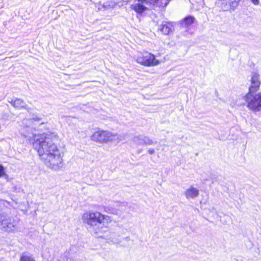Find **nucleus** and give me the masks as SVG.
<instances>
[{"label": "nucleus", "instance_id": "nucleus-12", "mask_svg": "<svg viewBox=\"0 0 261 261\" xmlns=\"http://www.w3.org/2000/svg\"><path fill=\"white\" fill-rule=\"evenodd\" d=\"M134 143L138 146L143 145L144 141V136L143 135H138L135 136L132 139Z\"/></svg>", "mask_w": 261, "mask_h": 261}, {"label": "nucleus", "instance_id": "nucleus-15", "mask_svg": "<svg viewBox=\"0 0 261 261\" xmlns=\"http://www.w3.org/2000/svg\"><path fill=\"white\" fill-rule=\"evenodd\" d=\"M154 143L153 140L149 137L144 136L143 145H151Z\"/></svg>", "mask_w": 261, "mask_h": 261}, {"label": "nucleus", "instance_id": "nucleus-10", "mask_svg": "<svg viewBox=\"0 0 261 261\" xmlns=\"http://www.w3.org/2000/svg\"><path fill=\"white\" fill-rule=\"evenodd\" d=\"M172 24L170 22H163L159 27V30L164 35H169L172 32Z\"/></svg>", "mask_w": 261, "mask_h": 261}, {"label": "nucleus", "instance_id": "nucleus-6", "mask_svg": "<svg viewBox=\"0 0 261 261\" xmlns=\"http://www.w3.org/2000/svg\"><path fill=\"white\" fill-rule=\"evenodd\" d=\"M136 60L137 63L146 66H156L160 63L153 54L148 52L141 54L136 57Z\"/></svg>", "mask_w": 261, "mask_h": 261}, {"label": "nucleus", "instance_id": "nucleus-18", "mask_svg": "<svg viewBox=\"0 0 261 261\" xmlns=\"http://www.w3.org/2000/svg\"><path fill=\"white\" fill-rule=\"evenodd\" d=\"M5 174L4 169L3 166L0 165V177Z\"/></svg>", "mask_w": 261, "mask_h": 261}, {"label": "nucleus", "instance_id": "nucleus-4", "mask_svg": "<svg viewBox=\"0 0 261 261\" xmlns=\"http://www.w3.org/2000/svg\"><path fill=\"white\" fill-rule=\"evenodd\" d=\"M247 108L253 111L261 110V92L247 93L243 97Z\"/></svg>", "mask_w": 261, "mask_h": 261}, {"label": "nucleus", "instance_id": "nucleus-17", "mask_svg": "<svg viewBox=\"0 0 261 261\" xmlns=\"http://www.w3.org/2000/svg\"><path fill=\"white\" fill-rule=\"evenodd\" d=\"M42 118L38 116H34L30 120H29V121H37V122H39L41 120Z\"/></svg>", "mask_w": 261, "mask_h": 261}, {"label": "nucleus", "instance_id": "nucleus-16", "mask_svg": "<svg viewBox=\"0 0 261 261\" xmlns=\"http://www.w3.org/2000/svg\"><path fill=\"white\" fill-rule=\"evenodd\" d=\"M114 235V233H112L110 234V239L111 240V242H112L114 244H118L119 243V240L118 239H115L113 237V236Z\"/></svg>", "mask_w": 261, "mask_h": 261}, {"label": "nucleus", "instance_id": "nucleus-2", "mask_svg": "<svg viewBox=\"0 0 261 261\" xmlns=\"http://www.w3.org/2000/svg\"><path fill=\"white\" fill-rule=\"evenodd\" d=\"M82 220L84 224H87L93 229V232L96 234L104 232L103 227H107L112 221L110 216L102 214L98 212L88 211L82 216Z\"/></svg>", "mask_w": 261, "mask_h": 261}, {"label": "nucleus", "instance_id": "nucleus-19", "mask_svg": "<svg viewBox=\"0 0 261 261\" xmlns=\"http://www.w3.org/2000/svg\"><path fill=\"white\" fill-rule=\"evenodd\" d=\"M148 153L150 154H153L155 152V150L152 148H150L148 149Z\"/></svg>", "mask_w": 261, "mask_h": 261}, {"label": "nucleus", "instance_id": "nucleus-1", "mask_svg": "<svg viewBox=\"0 0 261 261\" xmlns=\"http://www.w3.org/2000/svg\"><path fill=\"white\" fill-rule=\"evenodd\" d=\"M54 134L35 135L32 140L34 148L37 150L40 159L49 168L59 170L63 168V156L54 142Z\"/></svg>", "mask_w": 261, "mask_h": 261}, {"label": "nucleus", "instance_id": "nucleus-13", "mask_svg": "<svg viewBox=\"0 0 261 261\" xmlns=\"http://www.w3.org/2000/svg\"><path fill=\"white\" fill-rule=\"evenodd\" d=\"M5 225H6V228L7 230H13L16 228L17 225V223L16 222H13L11 223V222H6L5 220Z\"/></svg>", "mask_w": 261, "mask_h": 261}, {"label": "nucleus", "instance_id": "nucleus-5", "mask_svg": "<svg viewBox=\"0 0 261 261\" xmlns=\"http://www.w3.org/2000/svg\"><path fill=\"white\" fill-rule=\"evenodd\" d=\"M158 0H134L130 9L137 14L142 15L146 11L150 9Z\"/></svg>", "mask_w": 261, "mask_h": 261}, {"label": "nucleus", "instance_id": "nucleus-11", "mask_svg": "<svg viewBox=\"0 0 261 261\" xmlns=\"http://www.w3.org/2000/svg\"><path fill=\"white\" fill-rule=\"evenodd\" d=\"M195 20L196 19L194 17L188 16L180 22V24L181 27L187 29L188 30L189 27L194 23Z\"/></svg>", "mask_w": 261, "mask_h": 261}, {"label": "nucleus", "instance_id": "nucleus-21", "mask_svg": "<svg viewBox=\"0 0 261 261\" xmlns=\"http://www.w3.org/2000/svg\"><path fill=\"white\" fill-rule=\"evenodd\" d=\"M251 2L255 5L259 4V0H251Z\"/></svg>", "mask_w": 261, "mask_h": 261}, {"label": "nucleus", "instance_id": "nucleus-8", "mask_svg": "<svg viewBox=\"0 0 261 261\" xmlns=\"http://www.w3.org/2000/svg\"><path fill=\"white\" fill-rule=\"evenodd\" d=\"M16 109H25L29 113H32V109L29 108L23 100L20 98H16L9 102Z\"/></svg>", "mask_w": 261, "mask_h": 261}, {"label": "nucleus", "instance_id": "nucleus-14", "mask_svg": "<svg viewBox=\"0 0 261 261\" xmlns=\"http://www.w3.org/2000/svg\"><path fill=\"white\" fill-rule=\"evenodd\" d=\"M20 261H36L32 256L22 254L20 259Z\"/></svg>", "mask_w": 261, "mask_h": 261}, {"label": "nucleus", "instance_id": "nucleus-9", "mask_svg": "<svg viewBox=\"0 0 261 261\" xmlns=\"http://www.w3.org/2000/svg\"><path fill=\"white\" fill-rule=\"evenodd\" d=\"M199 193V192L197 189L191 186L186 190L184 192V195L187 199H190L196 198L198 196Z\"/></svg>", "mask_w": 261, "mask_h": 261}, {"label": "nucleus", "instance_id": "nucleus-3", "mask_svg": "<svg viewBox=\"0 0 261 261\" xmlns=\"http://www.w3.org/2000/svg\"><path fill=\"white\" fill-rule=\"evenodd\" d=\"M125 135L112 134L107 130L98 129L94 132L91 136V139L97 143H107L109 142H119L124 140Z\"/></svg>", "mask_w": 261, "mask_h": 261}, {"label": "nucleus", "instance_id": "nucleus-20", "mask_svg": "<svg viewBox=\"0 0 261 261\" xmlns=\"http://www.w3.org/2000/svg\"><path fill=\"white\" fill-rule=\"evenodd\" d=\"M5 219L3 218L2 216H0V225H5Z\"/></svg>", "mask_w": 261, "mask_h": 261}, {"label": "nucleus", "instance_id": "nucleus-7", "mask_svg": "<svg viewBox=\"0 0 261 261\" xmlns=\"http://www.w3.org/2000/svg\"><path fill=\"white\" fill-rule=\"evenodd\" d=\"M250 84L247 93H256L259 90L261 85V80L259 74L253 72L251 73L250 79L249 80Z\"/></svg>", "mask_w": 261, "mask_h": 261}, {"label": "nucleus", "instance_id": "nucleus-22", "mask_svg": "<svg viewBox=\"0 0 261 261\" xmlns=\"http://www.w3.org/2000/svg\"><path fill=\"white\" fill-rule=\"evenodd\" d=\"M141 151V150L138 151V153H140Z\"/></svg>", "mask_w": 261, "mask_h": 261}]
</instances>
